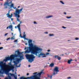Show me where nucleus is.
I'll use <instances>...</instances> for the list:
<instances>
[{
  "instance_id": "1",
  "label": "nucleus",
  "mask_w": 79,
  "mask_h": 79,
  "mask_svg": "<svg viewBox=\"0 0 79 79\" xmlns=\"http://www.w3.org/2000/svg\"><path fill=\"white\" fill-rule=\"evenodd\" d=\"M32 42V40H29L28 44L29 47H27V50L25 51V53H29L31 52L32 54L37 56V54H39L40 51H42V50L35 46L33 47Z\"/></svg>"
},
{
  "instance_id": "2",
  "label": "nucleus",
  "mask_w": 79,
  "mask_h": 79,
  "mask_svg": "<svg viewBox=\"0 0 79 79\" xmlns=\"http://www.w3.org/2000/svg\"><path fill=\"white\" fill-rule=\"evenodd\" d=\"M9 65H7L6 63H3V61L0 62V67H1V71L0 73H2V71L5 72L6 73H9L11 70H13L14 69V66L11 65V64L10 63Z\"/></svg>"
},
{
  "instance_id": "3",
  "label": "nucleus",
  "mask_w": 79,
  "mask_h": 79,
  "mask_svg": "<svg viewBox=\"0 0 79 79\" xmlns=\"http://www.w3.org/2000/svg\"><path fill=\"white\" fill-rule=\"evenodd\" d=\"M43 71L42 70L40 73H39L38 74L32 76L30 77H28L27 78H26L24 77H20V79H40V77L41 74L44 73Z\"/></svg>"
},
{
  "instance_id": "4",
  "label": "nucleus",
  "mask_w": 79,
  "mask_h": 79,
  "mask_svg": "<svg viewBox=\"0 0 79 79\" xmlns=\"http://www.w3.org/2000/svg\"><path fill=\"white\" fill-rule=\"evenodd\" d=\"M15 52H17V55H18L20 57V58H17L16 59V60L13 61L14 63V65L17 66V64L19 62V61L21 60H23V59H24L23 58L24 56L23 55L22 56L21 55L23 53V52H20L19 51H15Z\"/></svg>"
},
{
  "instance_id": "5",
  "label": "nucleus",
  "mask_w": 79,
  "mask_h": 79,
  "mask_svg": "<svg viewBox=\"0 0 79 79\" xmlns=\"http://www.w3.org/2000/svg\"><path fill=\"white\" fill-rule=\"evenodd\" d=\"M23 8H22L21 9H16L15 10V13H14V14L15 15V16L16 18L17 21L19 22V18H20V15L19 14L21 13V11H23Z\"/></svg>"
},
{
  "instance_id": "6",
  "label": "nucleus",
  "mask_w": 79,
  "mask_h": 79,
  "mask_svg": "<svg viewBox=\"0 0 79 79\" xmlns=\"http://www.w3.org/2000/svg\"><path fill=\"white\" fill-rule=\"evenodd\" d=\"M25 56L27 60H28V62L30 63H32L35 58V56L33 55L32 54H26Z\"/></svg>"
},
{
  "instance_id": "7",
  "label": "nucleus",
  "mask_w": 79,
  "mask_h": 79,
  "mask_svg": "<svg viewBox=\"0 0 79 79\" xmlns=\"http://www.w3.org/2000/svg\"><path fill=\"white\" fill-rule=\"evenodd\" d=\"M11 3H12V1L9 2V0H7V2H5L4 4V5L5 7V8H8V6L7 5L10 6V4H11Z\"/></svg>"
},
{
  "instance_id": "8",
  "label": "nucleus",
  "mask_w": 79,
  "mask_h": 79,
  "mask_svg": "<svg viewBox=\"0 0 79 79\" xmlns=\"http://www.w3.org/2000/svg\"><path fill=\"white\" fill-rule=\"evenodd\" d=\"M59 69V68L58 67H56L53 70V72H55L53 73V75H55V74H56L57 73H58V72H59V71L58 70Z\"/></svg>"
},
{
  "instance_id": "9",
  "label": "nucleus",
  "mask_w": 79,
  "mask_h": 79,
  "mask_svg": "<svg viewBox=\"0 0 79 79\" xmlns=\"http://www.w3.org/2000/svg\"><path fill=\"white\" fill-rule=\"evenodd\" d=\"M49 54H50V53L48 52H47L45 54H44L41 52L40 53V54H39L38 55H38H37V56H38L39 57V58H40V56H43L44 55H49Z\"/></svg>"
},
{
  "instance_id": "10",
  "label": "nucleus",
  "mask_w": 79,
  "mask_h": 79,
  "mask_svg": "<svg viewBox=\"0 0 79 79\" xmlns=\"http://www.w3.org/2000/svg\"><path fill=\"white\" fill-rule=\"evenodd\" d=\"M10 11L9 10V11L8 12V13H7L6 14V15L7 16V17L8 18H10V19H11V17L13 16V14H11V15H10Z\"/></svg>"
},
{
  "instance_id": "11",
  "label": "nucleus",
  "mask_w": 79,
  "mask_h": 79,
  "mask_svg": "<svg viewBox=\"0 0 79 79\" xmlns=\"http://www.w3.org/2000/svg\"><path fill=\"white\" fill-rule=\"evenodd\" d=\"M9 59L10 60L12 61L13 60H14V58H15V57L14 56V55H11L10 56V57H9Z\"/></svg>"
},
{
  "instance_id": "12",
  "label": "nucleus",
  "mask_w": 79,
  "mask_h": 79,
  "mask_svg": "<svg viewBox=\"0 0 79 79\" xmlns=\"http://www.w3.org/2000/svg\"><path fill=\"white\" fill-rule=\"evenodd\" d=\"M54 57L55 58H57V59L58 60H61V57H60V56L56 55H55Z\"/></svg>"
},
{
  "instance_id": "13",
  "label": "nucleus",
  "mask_w": 79,
  "mask_h": 79,
  "mask_svg": "<svg viewBox=\"0 0 79 79\" xmlns=\"http://www.w3.org/2000/svg\"><path fill=\"white\" fill-rule=\"evenodd\" d=\"M54 64L53 63H51L49 65V67H51V68H53V67H54Z\"/></svg>"
},
{
  "instance_id": "14",
  "label": "nucleus",
  "mask_w": 79,
  "mask_h": 79,
  "mask_svg": "<svg viewBox=\"0 0 79 79\" xmlns=\"http://www.w3.org/2000/svg\"><path fill=\"white\" fill-rule=\"evenodd\" d=\"M17 27H18L20 32H21V29L20 28V24H18V25L17 26Z\"/></svg>"
},
{
  "instance_id": "15",
  "label": "nucleus",
  "mask_w": 79,
  "mask_h": 79,
  "mask_svg": "<svg viewBox=\"0 0 79 79\" xmlns=\"http://www.w3.org/2000/svg\"><path fill=\"white\" fill-rule=\"evenodd\" d=\"M11 7H12L14 8V9H16V7H14V4H11V5H10V8H11Z\"/></svg>"
},
{
  "instance_id": "16",
  "label": "nucleus",
  "mask_w": 79,
  "mask_h": 79,
  "mask_svg": "<svg viewBox=\"0 0 79 79\" xmlns=\"http://www.w3.org/2000/svg\"><path fill=\"white\" fill-rule=\"evenodd\" d=\"M9 57H8L6 58V59L4 60V61H5V62H7L8 61V60H10L9 59Z\"/></svg>"
},
{
  "instance_id": "17",
  "label": "nucleus",
  "mask_w": 79,
  "mask_h": 79,
  "mask_svg": "<svg viewBox=\"0 0 79 79\" xmlns=\"http://www.w3.org/2000/svg\"><path fill=\"white\" fill-rule=\"evenodd\" d=\"M8 28H9L10 29H11V28H13V26L12 25H10L8 27H6V29H8Z\"/></svg>"
},
{
  "instance_id": "18",
  "label": "nucleus",
  "mask_w": 79,
  "mask_h": 79,
  "mask_svg": "<svg viewBox=\"0 0 79 79\" xmlns=\"http://www.w3.org/2000/svg\"><path fill=\"white\" fill-rule=\"evenodd\" d=\"M73 61V59L70 60H68V64H71V62Z\"/></svg>"
},
{
  "instance_id": "19",
  "label": "nucleus",
  "mask_w": 79,
  "mask_h": 79,
  "mask_svg": "<svg viewBox=\"0 0 79 79\" xmlns=\"http://www.w3.org/2000/svg\"><path fill=\"white\" fill-rule=\"evenodd\" d=\"M52 17H53V16L52 15H49L46 16V18H52Z\"/></svg>"
},
{
  "instance_id": "20",
  "label": "nucleus",
  "mask_w": 79,
  "mask_h": 79,
  "mask_svg": "<svg viewBox=\"0 0 79 79\" xmlns=\"http://www.w3.org/2000/svg\"><path fill=\"white\" fill-rule=\"evenodd\" d=\"M14 58L15 57H16V58L19 56V55H18V54H15V55H14Z\"/></svg>"
},
{
  "instance_id": "21",
  "label": "nucleus",
  "mask_w": 79,
  "mask_h": 79,
  "mask_svg": "<svg viewBox=\"0 0 79 79\" xmlns=\"http://www.w3.org/2000/svg\"><path fill=\"white\" fill-rule=\"evenodd\" d=\"M9 79L7 78H6L5 79H11V77L10 76L8 75Z\"/></svg>"
},
{
  "instance_id": "22",
  "label": "nucleus",
  "mask_w": 79,
  "mask_h": 79,
  "mask_svg": "<svg viewBox=\"0 0 79 79\" xmlns=\"http://www.w3.org/2000/svg\"><path fill=\"white\" fill-rule=\"evenodd\" d=\"M13 37L14 36H13V37H11L10 38V39L11 40H15V38Z\"/></svg>"
},
{
  "instance_id": "23",
  "label": "nucleus",
  "mask_w": 79,
  "mask_h": 79,
  "mask_svg": "<svg viewBox=\"0 0 79 79\" xmlns=\"http://www.w3.org/2000/svg\"><path fill=\"white\" fill-rule=\"evenodd\" d=\"M10 76H14V77L15 76V74H10Z\"/></svg>"
},
{
  "instance_id": "24",
  "label": "nucleus",
  "mask_w": 79,
  "mask_h": 79,
  "mask_svg": "<svg viewBox=\"0 0 79 79\" xmlns=\"http://www.w3.org/2000/svg\"><path fill=\"white\" fill-rule=\"evenodd\" d=\"M49 36H50V37H51L52 36H53V35H53V34H49Z\"/></svg>"
},
{
  "instance_id": "25",
  "label": "nucleus",
  "mask_w": 79,
  "mask_h": 79,
  "mask_svg": "<svg viewBox=\"0 0 79 79\" xmlns=\"http://www.w3.org/2000/svg\"><path fill=\"white\" fill-rule=\"evenodd\" d=\"M18 68L19 67H20V66H21V64H19V65L18 66V65H17V66L15 65Z\"/></svg>"
},
{
  "instance_id": "26",
  "label": "nucleus",
  "mask_w": 79,
  "mask_h": 79,
  "mask_svg": "<svg viewBox=\"0 0 79 79\" xmlns=\"http://www.w3.org/2000/svg\"><path fill=\"white\" fill-rule=\"evenodd\" d=\"M60 2H61L63 5L64 4V3L62 1H60Z\"/></svg>"
},
{
  "instance_id": "27",
  "label": "nucleus",
  "mask_w": 79,
  "mask_h": 79,
  "mask_svg": "<svg viewBox=\"0 0 79 79\" xmlns=\"http://www.w3.org/2000/svg\"><path fill=\"white\" fill-rule=\"evenodd\" d=\"M71 18V16L70 17H67V18H68V19H69Z\"/></svg>"
},
{
  "instance_id": "28",
  "label": "nucleus",
  "mask_w": 79,
  "mask_h": 79,
  "mask_svg": "<svg viewBox=\"0 0 79 79\" xmlns=\"http://www.w3.org/2000/svg\"><path fill=\"white\" fill-rule=\"evenodd\" d=\"M18 42V40H15L14 41V42Z\"/></svg>"
},
{
  "instance_id": "29",
  "label": "nucleus",
  "mask_w": 79,
  "mask_h": 79,
  "mask_svg": "<svg viewBox=\"0 0 79 79\" xmlns=\"http://www.w3.org/2000/svg\"><path fill=\"white\" fill-rule=\"evenodd\" d=\"M23 38H26V35H23Z\"/></svg>"
},
{
  "instance_id": "30",
  "label": "nucleus",
  "mask_w": 79,
  "mask_h": 79,
  "mask_svg": "<svg viewBox=\"0 0 79 79\" xmlns=\"http://www.w3.org/2000/svg\"><path fill=\"white\" fill-rule=\"evenodd\" d=\"M20 37H23L22 35H21V33L20 34Z\"/></svg>"
},
{
  "instance_id": "31",
  "label": "nucleus",
  "mask_w": 79,
  "mask_h": 79,
  "mask_svg": "<svg viewBox=\"0 0 79 79\" xmlns=\"http://www.w3.org/2000/svg\"><path fill=\"white\" fill-rule=\"evenodd\" d=\"M14 77L15 78V79H17V77H15V76Z\"/></svg>"
},
{
  "instance_id": "32",
  "label": "nucleus",
  "mask_w": 79,
  "mask_h": 79,
  "mask_svg": "<svg viewBox=\"0 0 79 79\" xmlns=\"http://www.w3.org/2000/svg\"><path fill=\"white\" fill-rule=\"evenodd\" d=\"M79 39V38H75V40H77Z\"/></svg>"
},
{
  "instance_id": "33",
  "label": "nucleus",
  "mask_w": 79,
  "mask_h": 79,
  "mask_svg": "<svg viewBox=\"0 0 79 79\" xmlns=\"http://www.w3.org/2000/svg\"><path fill=\"white\" fill-rule=\"evenodd\" d=\"M3 48L2 47H0V50H2V49H3Z\"/></svg>"
},
{
  "instance_id": "34",
  "label": "nucleus",
  "mask_w": 79,
  "mask_h": 79,
  "mask_svg": "<svg viewBox=\"0 0 79 79\" xmlns=\"http://www.w3.org/2000/svg\"><path fill=\"white\" fill-rule=\"evenodd\" d=\"M53 75H52V76H51L50 77H49L50 78H51V79H52V76H53Z\"/></svg>"
},
{
  "instance_id": "35",
  "label": "nucleus",
  "mask_w": 79,
  "mask_h": 79,
  "mask_svg": "<svg viewBox=\"0 0 79 79\" xmlns=\"http://www.w3.org/2000/svg\"><path fill=\"white\" fill-rule=\"evenodd\" d=\"M62 28H63L64 29H66V27H65L64 26H63Z\"/></svg>"
},
{
  "instance_id": "36",
  "label": "nucleus",
  "mask_w": 79,
  "mask_h": 79,
  "mask_svg": "<svg viewBox=\"0 0 79 79\" xmlns=\"http://www.w3.org/2000/svg\"><path fill=\"white\" fill-rule=\"evenodd\" d=\"M37 74V72L35 73H33V74Z\"/></svg>"
},
{
  "instance_id": "37",
  "label": "nucleus",
  "mask_w": 79,
  "mask_h": 79,
  "mask_svg": "<svg viewBox=\"0 0 79 79\" xmlns=\"http://www.w3.org/2000/svg\"><path fill=\"white\" fill-rule=\"evenodd\" d=\"M44 34H48V32H45Z\"/></svg>"
},
{
  "instance_id": "38",
  "label": "nucleus",
  "mask_w": 79,
  "mask_h": 79,
  "mask_svg": "<svg viewBox=\"0 0 79 79\" xmlns=\"http://www.w3.org/2000/svg\"><path fill=\"white\" fill-rule=\"evenodd\" d=\"M8 33H6L5 34V36H6V35H7L8 34Z\"/></svg>"
},
{
  "instance_id": "39",
  "label": "nucleus",
  "mask_w": 79,
  "mask_h": 79,
  "mask_svg": "<svg viewBox=\"0 0 79 79\" xmlns=\"http://www.w3.org/2000/svg\"><path fill=\"white\" fill-rule=\"evenodd\" d=\"M21 23H22V22L21 21L20 22V23L19 24H20V25L21 24Z\"/></svg>"
},
{
  "instance_id": "40",
  "label": "nucleus",
  "mask_w": 79,
  "mask_h": 79,
  "mask_svg": "<svg viewBox=\"0 0 79 79\" xmlns=\"http://www.w3.org/2000/svg\"><path fill=\"white\" fill-rule=\"evenodd\" d=\"M10 39V38H7L6 39V40H9Z\"/></svg>"
},
{
  "instance_id": "41",
  "label": "nucleus",
  "mask_w": 79,
  "mask_h": 79,
  "mask_svg": "<svg viewBox=\"0 0 79 79\" xmlns=\"http://www.w3.org/2000/svg\"><path fill=\"white\" fill-rule=\"evenodd\" d=\"M34 24H37V23H36L35 22H34Z\"/></svg>"
},
{
  "instance_id": "42",
  "label": "nucleus",
  "mask_w": 79,
  "mask_h": 79,
  "mask_svg": "<svg viewBox=\"0 0 79 79\" xmlns=\"http://www.w3.org/2000/svg\"><path fill=\"white\" fill-rule=\"evenodd\" d=\"M27 49V47H25L24 48V50H26Z\"/></svg>"
},
{
  "instance_id": "43",
  "label": "nucleus",
  "mask_w": 79,
  "mask_h": 79,
  "mask_svg": "<svg viewBox=\"0 0 79 79\" xmlns=\"http://www.w3.org/2000/svg\"><path fill=\"white\" fill-rule=\"evenodd\" d=\"M29 75V73H27V76H28Z\"/></svg>"
},
{
  "instance_id": "44",
  "label": "nucleus",
  "mask_w": 79,
  "mask_h": 79,
  "mask_svg": "<svg viewBox=\"0 0 79 79\" xmlns=\"http://www.w3.org/2000/svg\"><path fill=\"white\" fill-rule=\"evenodd\" d=\"M71 77H69L67 78V79H71Z\"/></svg>"
},
{
  "instance_id": "45",
  "label": "nucleus",
  "mask_w": 79,
  "mask_h": 79,
  "mask_svg": "<svg viewBox=\"0 0 79 79\" xmlns=\"http://www.w3.org/2000/svg\"><path fill=\"white\" fill-rule=\"evenodd\" d=\"M44 57H46V56H44L42 57L43 58H44Z\"/></svg>"
},
{
  "instance_id": "46",
  "label": "nucleus",
  "mask_w": 79,
  "mask_h": 79,
  "mask_svg": "<svg viewBox=\"0 0 79 79\" xmlns=\"http://www.w3.org/2000/svg\"><path fill=\"white\" fill-rule=\"evenodd\" d=\"M20 8V6H19L18 7V8Z\"/></svg>"
},
{
  "instance_id": "47",
  "label": "nucleus",
  "mask_w": 79,
  "mask_h": 79,
  "mask_svg": "<svg viewBox=\"0 0 79 79\" xmlns=\"http://www.w3.org/2000/svg\"><path fill=\"white\" fill-rule=\"evenodd\" d=\"M64 15H66V12H64Z\"/></svg>"
},
{
  "instance_id": "48",
  "label": "nucleus",
  "mask_w": 79,
  "mask_h": 79,
  "mask_svg": "<svg viewBox=\"0 0 79 79\" xmlns=\"http://www.w3.org/2000/svg\"><path fill=\"white\" fill-rule=\"evenodd\" d=\"M50 50H48V52H50Z\"/></svg>"
},
{
  "instance_id": "49",
  "label": "nucleus",
  "mask_w": 79,
  "mask_h": 79,
  "mask_svg": "<svg viewBox=\"0 0 79 79\" xmlns=\"http://www.w3.org/2000/svg\"><path fill=\"white\" fill-rule=\"evenodd\" d=\"M25 45H27V43H25Z\"/></svg>"
},
{
  "instance_id": "50",
  "label": "nucleus",
  "mask_w": 79,
  "mask_h": 79,
  "mask_svg": "<svg viewBox=\"0 0 79 79\" xmlns=\"http://www.w3.org/2000/svg\"><path fill=\"white\" fill-rule=\"evenodd\" d=\"M12 30H13V28H11V31H12Z\"/></svg>"
},
{
  "instance_id": "51",
  "label": "nucleus",
  "mask_w": 79,
  "mask_h": 79,
  "mask_svg": "<svg viewBox=\"0 0 79 79\" xmlns=\"http://www.w3.org/2000/svg\"><path fill=\"white\" fill-rule=\"evenodd\" d=\"M15 29H17V27H16V26L15 27Z\"/></svg>"
},
{
  "instance_id": "52",
  "label": "nucleus",
  "mask_w": 79,
  "mask_h": 79,
  "mask_svg": "<svg viewBox=\"0 0 79 79\" xmlns=\"http://www.w3.org/2000/svg\"><path fill=\"white\" fill-rule=\"evenodd\" d=\"M11 34L12 35H13V33H11Z\"/></svg>"
},
{
  "instance_id": "53",
  "label": "nucleus",
  "mask_w": 79,
  "mask_h": 79,
  "mask_svg": "<svg viewBox=\"0 0 79 79\" xmlns=\"http://www.w3.org/2000/svg\"><path fill=\"white\" fill-rule=\"evenodd\" d=\"M13 19H11V21H13Z\"/></svg>"
},
{
  "instance_id": "54",
  "label": "nucleus",
  "mask_w": 79,
  "mask_h": 79,
  "mask_svg": "<svg viewBox=\"0 0 79 79\" xmlns=\"http://www.w3.org/2000/svg\"><path fill=\"white\" fill-rule=\"evenodd\" d=\"M68 41H71V40H68Z\"/></svg>"
},
{
  "instance_id": "55",
  "label": "nucleus",
  "mask_w": 79,
  "mask_h": 79,
  "mask_svg": "<svg viewBox=\"0 0 79 79\" xmlns=\"http://www.w3.org/2000/svg\"><path fill=\"white\" fill-rule=\"evenodd\" d=\"M28 66H29V67H31V65H29Z\"/></svg>"
},
{
  "instance_id": "56",
  "label": "nucleus",
  "mask_w": 79,
  "mask_h": 79,
  "mask_svg": "<svg viewBox=\"0 0 79 79\" xmlns=\"http://www.w3.org/2000/svg\"><path fill=\"white\" fill-rule=\"evenodd\" d=\"M62 55V56H64V54H63Z\"/></svg>"
},
{
  "instance_id": "57",
  "label": "nucleus",
  "mask_w": 79,
  "mask_h": 79,
  "mask_svg": "<svg viewBox=\"0 0 79 79\" xmlns=\"http://www.w3.org/2000/svg\"><path fill=\"white\" fill-rule=\"evenodd\" d=\"M18 76H20V75H18Z\"/></svg>"
},
{
  "instance_id": "58",
  "label": "nucleus",
  "mask_w": 79,
  "mask_h": 79,
  "mask_svg": "<svg viewBox=\"0 0 79 79\" xmlns=\"http://www.w3.org/2000/svg\"><path fill=\"white\" fill-rule=\"evenodd\" d=\"M24 34H25V32H24Z\"/></svg>"
},
{
  "instance_id": "59",
  "label": "nucleus",
  "mask_w": 79,
  "mask_h": 79,
  "mask_svg": "<svg viewBox=\"0 0 79 79\" xmlns=\"http://www.w3.org/2000/svg\"><path fill=\"white\" fill-rule=\"evenodd\" d=\"M1 44V43H0V44Z\"/></svg>"
},
{
  "instance_id": "60",
  "label": "nucleus",
  "mask_w": 79,
  "mask_h": 79,
  "mask_svg": "<svg viewBox=\"0 0 79 79\" xmlns=\"http://www.w3.org/2000/svg\"><path fill=\"white\" fill-rule=\"evenodd\" d=\"M75 61H77V60H76Z\"/></svg>"
},
{
  "instance_id": "61",
  "label": "nucleus",
  "mask_w": 79,
  "mask_h": 79,
  "mask_svg": "<svg viewBox=\"0 0 79 79\" xmlns=\"http://www.w3.org/2000/svg\"><path fill=\"white\" fill-rule=\"evenodd\" d=\"M15 74H16V72H15Z\"/></svg>"
},
{
  "instance_id": "62",
  "label": "nucleus",
  "mask_w": 79,
  "mask_h": 79,
  "mask_svg": "<svg viewBox=\"0 0 79 79\" xmlns=\"http://www.w3.org/2000/svg\"><path fill=\"white\" fill-rule=\"evenodd\" d=\"M12 31L13 32V30Z\"/></svg>"
},
{
  "instance_id": "63",
  "label": "nucleus",
  "mask_w": 79,
  "mask_h": 79,
  "mask_svg": "<svg viewBox=\"0 0 79 79\" xmlns=\"http://www.w3.org/2000/svg\"><path fill=\"white\" fill-rule=\"evenodd\" d=\"M1 0H0V1H1Z\"/></svg>"
},
{
  "instance_id": "64",
  "label": "nucleus",
  "mask_w": 79,
  "mask_h": 79,
  "mask_svg": "<svg viewBox=\"0 0 79 79\" xmlns=\"http://www.w3.org/2000/svg\"><path fill=\"white\" fill-rule=\"evenodd\" d=\"M0 79H1L0 78Z\"/></svg>"
}]
</instances>
